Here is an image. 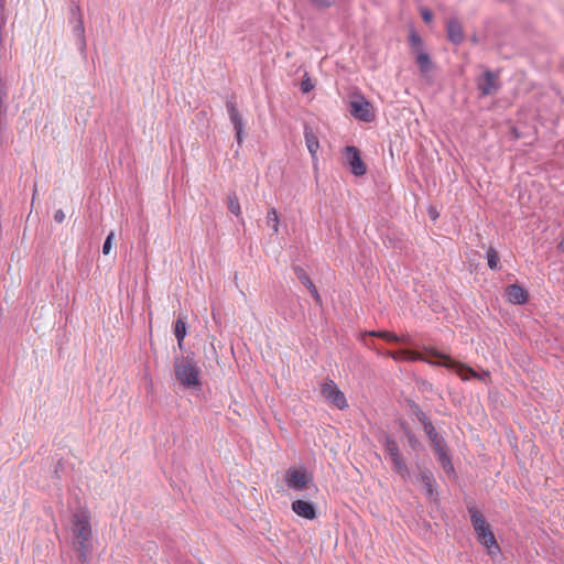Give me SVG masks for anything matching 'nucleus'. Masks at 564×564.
I'll list each match as a JSON object with an SVG mask.
<instances>
[{"label": "nucleus", "mask_w": 564, "mask_h": 564, "mask_svg": "<svg viewBox=\"0 0 564 564\" xmlns=\"http://www.w3.org/2000/svg\"><path fill=\"white\" fill-rule=\"evenodd\" d=\"M174 373L182 387L188 389H198L200 387V368L195 360L194 354L175 358Z\"/></svg>", "instance_id": "f257e3e1"}, {"label": "nucleus", "mask_w": 564, "mask_h": 564, "mask_svg": "<svg viewBox=\"0 0 564 564\" xmlns=\"http://www.w3.org/2000/svg\"><path fill=\"white\" fill-rule=\"evenodd\" d=\"M74 535L76 539V547L82 561H87L89 545L91 539L90 516L86 510L76 512L73 517Z\"/></svg>", "instance_id": "f03ea898"}, {"label": "nucleus", "mask_w": 564, "mask_h": 564, "mask_svg": "<svg viewBox=\"0 0 564 564\" xmlns=\"http://www.w3.org/2000/svg\"><path fill=\"white\" fill-rule=\"evenodd\" d=\"M471 524L477 534V539L481 545L487 549L490 556H497L500 554V546L496 540V536L482 516L477 510L471 511Z\"/></svg>", "instance_id": "7ed1b4c3"}, {"label": "nucleus", "mask_w": 564, "mask_h": 564, "mask_svg": "<svg viewBox=\"0 0 564 564\" xmlns=\"http://www.w3.org/2000/svg\"><path fill=\"white\" fill-rule=\"evenodd\" d=\"M426 351L430 355L434 356V357H438V358L444 359L443 366L446 367V368L455 369L457 375L463 380H468L469 377H473V378H476V379L487 383L489 381V379H490V372L489 371H482L481 373H478L475 370H473L471 368H469L468 366L463 365V364H458V362L454 361L453 359H451L448 356L443 355V354H441V352H438V351H436L434 349H426Z\"/></svg>", "instance_id": "20e7f679"}, {"label": "nucleus", "mask_w": 564, "mask_h": 564, "mask_svg": "<svg viewBox=\"0 0 564 564\" xmlns=\"http://www.w3.org/2000/svg\"><path fill=\"white\" fill-rule=\"evenodd\" d=\"M321 393L327 402L332 403L337 409L345 410L348 408V402L344 392L333 380L328 379L322 383Z\"/></svg>", "instance_id": "39448f33"}, {"label": "nucleus", "mask_w": 564, "mask_h": 564, "mask_svg": "<svg viewBox=\"0 0 564 564\" xmlns=\"http://www.w3.org/2000/svg\"><path fill=\"white\" fill-rule=\"evenodd\" d=\"M349 111L357 120L364 122H371L375 120L373 107L364 96H357L350 101Z\"/></svg>", "instance_id": "423d86ee"}, {"label": "nucleus", "mask_w": 564, "mask_h": 564, "mask_svg": "<svg viewBox=\"0 0 564 564\" xmlns=\"http://www.w3.org/2000/svg\"><path fill=\"white\" fill-rule=\"evenodd\" d=\"M284 481L290 489L300 491L312 481V477L303 466L290 467L285 473Z\"/></svg>", "instance_id": "0eeeda50"}, {"label": "nucleus", "mask_w": 564, "mask_h": 564, "mask_svg": "<svg viewBox=\"0 0 564 564\" xmlns=\"http://www.w3.org/2000/svg\"><path fill=\"white\" fill-rule=\"evenodd\" d=\"M384 448H386V452L391 457L394 471L398 473L403 479L409 478L410 470L406 467V465L400 454L399 446L395 443V441H393L390 437H386Z\"/></svg>", "instance_id": "6e6552de"}, {"label": "nucleus", "mask_w": 564, "mask_h": 564, "mask_svg": "<svg viewBox=\"0 0 564 564\" xmlns=\"http://www.w3.org/2000/svg\"><path fill=\"white\" fill-rule=\"evenodd\" d=\"M429 440L431 441V443L434 447V451L437 456V460L440 462L443 469L448 474H453L454 467L451 462V457L447 454L444 438L442 436H440L437 433H435V437L429 436Z\"/></svg>", "instance_id": "1a4fd4ad"}, {"label": "nucleus", "mask_w": 564, "mask_h": 564, "mask_svg": "<svg viewBox=\"0 0 564 564\" xmlns=\"http://www.w3.org/2000/svg\"><path fill=\"white\" fill-rule=\"evenodd\" d=\"M344 154L350 172L355 176H362L366 174V165L360 158L359 150L354 145H348L344 149Z\"/></svg>", "instance_id": "9d476101"}, {"label": "nucleus", "mask_w": 564, "mask_h": 564, "mask_svg": "<svg viewBox=\"0 0 564 564\" xmlns=\"http://www.w3.org/2000/svg\"><path fill=\"white\" fill-rule=\"evenodd\" d=\"M226 109L229 116L231 123L236 130V139L238 144L240 145L243 141V119L241 113L239 112L236 104L232 100H228L226 102Z\"/></svg>", "instance_id": "9b49d317"}, {"label": "nucleus", "mask_w": 564, "mask_h": 564, "mask_svg": "<svg viewBox=\"0 0 564 564\" xmlns=\"http://www.w3.org/2000/svg\"><path fill=\"white\" fill-rule=\"evenodd\" d=\"M292 511L305 520H314L317 516L316 508L312 502L306 500L296 499L292 502Z\"/></svg>", "instance_id": "f8f14e48"}, {"label": "nucleus", "mask_w": 564, "mask_h": 564, "mask_svg": "<svg viewBox=\"0 0 564 564\" xmlns=\"http://www.w3.org/2000/svg\"><path fill=\"white\" fill-rule=\"evenodd\" d=\"M505 296L509 303L521 305L528 301V292L518 284H511L506 289Z\"/></svg>", "instance_id": "ddd939ff"}, {"label": "nucleus", "mask_w": 564, "mask_h": 564, "mask_svg": "<svg viewBox=\"0 0 564 564\" xmlns=\"http://www.w3.org/2000/svg\"><path fill=\"white\" fill-rule=\"evenodd\" d=\"M478 89L482 96H488L497 91L498 86L491 72H485L478 82Z\"/></svg>", "instance_id": "4468645a"}, {"label": "nucleus", "mask_w": 564, "mask_h": 564, "mask_svg": "<svg viewBox=\"0 0 564 564\" xmlns=\"http://www.w3.org/2000/svg\"><path fill=\"white\" fill-rule=\"evenodd\" d=\"M294 272L297 279L307 288L310 293L313 295L315 302L317 304H322V299L318 294V291L315 288L314 283L312 282V280L310 279V276L307 275V273L305 272V270L301 267H295Z\"/></svg>", "instance_id": "2eb2a0df"}, {"label": "nucleus", "mask_w": 564, "mask_h": 564, "mask_svg": "<svg viewBox=\"0 0 564 564\" xmlns=\"http://www.w3.org/2000/svg\"><path fill=\"white\" fill-rule=\"evenodd\" d=\"M304 138H305V144L307 147V150L312 156L314 164L316 165L318 163V155H317V152L319 149L318 139L315 135V133L308 128H305Z\"/></svg>", "instance_id": "dca6fc26"}, {"label": "nucleus", "mask_w": 564, "mask_h": 564, "mask_svg": "<svg viewBox=\"0 0 564 564\" xmlns=\"http://www.w3.org/2000/svg\"><path fill=\"white\" fill-rule=\"evenodd\" d=\"M447 37L456 45L464 40L463 28L456 19H451L447 22Z\"/></svg>", "instance_id": "f3484780"}, {"label": "nucleus", "mask_w": 564, "mask_h": 564, "mask_svg": "<svg viewBox=\"0 0 564 564\" xmlns=\"http://www.w3.org/2000/svg\"><path fill=\"white\" fill-rule=\"evenodd\" d=\"M74 12L77 14V19L74 23L73 31H74V34L77 36L78 46H79L80 51L85 52V50H86L85 28H84L82 17L79 14V8L76 7Z\"/></svg>", "instance_id": "a211bd4d"}, {"label": "nucleus", "mask_w": 564, "mask_h": 564, "mask_svg": "<svg viewBox=\"0 0 564 564\" xmlns=\"http://www.w3.org/2000/svg\"><path fill=\"white\" fill-rule=\"evenodd\" d=\"M415 57L421 74L425 77L429 76L433 69V62L431 61V57L427 54V52L419 51V54H415Z\"/></svg>", "instance_id": "6ab92c4d"}, {"label": "nucleus", "mask_w": 564, "mask_h": 564, "mask_svg": "<svg viewBox=\"0 0 564 564\" xmlns=\"http://www.w3.org/2000/svg\"><path fill=\"white\" fill-rule=\"evenodd\" d=\"M187 330V325H186V322L182 318H178L176 322H175V328H174V334H175V337L177 339V345L180 348L183 347V341H184V338L186 336V332Z\"/></svg>", "instance_id": "aec40b11"}, {"label": "nucleus", "mask_w": 564, "mask_h": 564, "mask_svg": "<svg viewBox=\"0 0 564 564\" xmlns=\"http://www.w3.org/2000/svg\"><path fill=\"white\" fill-rule=\"evenodd\" d=\"M267 224L272 228L274 235H278L280 227V217L275 208H271L267 213Z\"/></svg>", "instance_id": "412c9836"}, {"label": "nucleus", "mask_w": 564, "mask_h": 564, "mask_svg": "<svg viewBox=\"0 0 564 564\" xmlns=\"http://www.w3.org/2000/svg\"><path fill=\"white\" fill-rule=\"evenodd\" d=\"M409 40L410 45L415 54H419V51H425L423 48V41L414 29L411 30Z\"/></svg>", "instance_id": "4be33fe9"}, {"label": "nucleus", "mask_w": 564, "mask_h": 564, "mask_svg": "<svg viewBox=\"0 0 564 564\" xmlns=\"http://www.w3.org/2000/svg\"><path fill=\"white\" fill-rule=\"evenodd\" d=\"M228 209L235 216H237V217L240 216L241 208H240V204H239V200H238V197L236 196V194H230L228 196Z\"/></svg>", "instance_id": "5701e85b"}, {"label": "nucleus", "mask_w": 564, "mask_h": 564, "mask_svg": "<svg viewBox=\"0 0 564 564\" xmlns=\"http://www.w3.org/2000/svg\"><path fill=\"white\" fill-rule=\"evenodd\" d=\"M487 263H488V267L491 269V270H497L498 269V254L496 252V250L494 248H490L487 250Z\"/></svg>", "instance_id": "b1692460"}, {"label": "nucleus", "mask_w": 564, "mask_h": 564, "mask_svg": "<svg viewBox=\"0 0 564 564\" xmlns=\"http://www.w3.org/2000/svg\"><path fill=\"white\" fill-rule=\"evenodd\" d=\"M421 479L424 484V487H425V490H426V494L432 496L433 495V477L431 474L429 473H422L421 474Z\"/></svg>", "instance_id": "393cba45"}, {"label": "nucleus", "mask_w": 564, "mask_h": 564, "mask_svg": "<svg viewBox=\"0 0 564 564\" xmlns=\"http://www.w3.org/2000/svg\"><path fill=\"white\" fill-rule=\"evenodd\" d=\"M369 334L372 335V336H380V337L387 339L388 341H399V340H401L400 337H398L395 334L390 333V332H370Z\"/></svg>", "instance_id": "a878e982"}, {"label": "nucleus", "mask_w": 564, "mask_h": 564, "mask_svg": "<svg viewBox=\"0 0 564 564\" xmlns=\"http://www.w3.org/2000/svg\"><path fill=\"white\" fill-rule=\"evenodd\" d=\"M314 83L312 82V79L310 78V76L307 74L304 75L303 77V80L301 83V90L302 93L304 94H307L310 93L312 89H314Z\"/></svg>", "instance_id": "bb28decb"}, {"label": "nucleus", "mask_w": 564, "mask_h": 564, "mask_svg": "<svg viewBox=\"0 0 564 564\" xmlns=\"http://www.w3.org/2000/svg\"><path fill=\"white\" fill-rule=\"evenodd\" d=\"M113 239H115V232H113V231H111V232H109V235L106 237V240H105V242H104V245H102V253H104V254H106V256H107V254H109V253H110L111 248H112V241H113Z\"/></svg>", "instance_id": "cd10ccee"}, {"label": "nucleus", "mask_w": 564, "mask_h": 564, "mask_svg": "<svg viewBox=\"0 0 564 564\" xmlns=\"http://www.w3.org/2000/svg\"><path fill=\"white\" fill-rule=\"evenodd\" d=\"M404 354L406 355V358H408L409 360H412V361H414V360H421V361L429 362V364H431V365H437V364H436V362H434V361H430V360L425 359V358H424L421 354H419V352H414V351H405ZM443 364H444V362H442L441 365L443 366Z\"/></svg>", "instance_id": "c85d7f7f"}, {"label": "nucleus", "mask_w": 564, "mask_h": 564, "mask_svg": "<svg viewBox=\"0 0 564 564\" xmlns=\"http://www.w3.org/2000/svg\"><path fill=\"white\" fill-rule=\"evenodd\" d=\"M422 425H423L424 432L426 433L427 437L429 436L435 437L436 431H435L432 422L429 419L426 421L422 422Z\"/></svg>", "instance_id": "c756f323"}, {"label": "nucleus", "mask_w": 564, "mask_h": 564, "mask_svg": "<svg viewBox=\"0 0 564 564\" xmlns=\"http://www.w3.org/2000/svg\"><path fill=\"white\" fill-rule=\"evenodd\" d=\"M7 17H6V9L0 8V47L2 46V29L6 25Z\"/></svg>", "instance_id": "7c9ffc66"}, {"label": "nucleus", "mask_w": 564, "mask_h": 564, "mask_svg": "<svg viewBox=\"0 0 564 564\" xmlns=\"http://www.w3.org/2000/svg\"><path fill=\"white\" fill-rule=\"evenodd\" d=\"M412 408L414 415L421 423L427 420L426 414L417 405L414 404Z\"/></svg>", "instance_id": "2f4dec72"}, {"label": "nucleus", "mask_w": 564, "mask_h": 564, "mask_svg": "<svg viewBox=\"0 0 564 564\" xmlns=\"http://www.w3.org/2000/svg\"><path fill=\"white\" fill-rule=\"evenodd\" d=\"M421 14H422V19L424 20V22H426V23L432 22L433 14H432L431 10L422 9Z\"/></svg>", "instance_id": "473e14b6"}, {"label": "nucleus", "mask_w": 564, "mask_h": 564, "mask_svg": "<svg viewBox=\"0 0 564 564\" xmlns=\"http://www.w3.org/2000/svg\"><path fill=\"white\" fill-rule=\"evenodd\" d=\"M334 0H312L313 4L318 8H326L333 3Z\"/></svg>", "instance_id": "72a5a7b5"}, {"label": "nucleus", "mask_w": 564, "mask_h": 564, "mask_svg": "<svg viewBox=\"0 0 564 564\" xmlns=\"http://www.w3.org/2000/svg\"><path fill=\"white\" fill-rule=\"evenodd\" d=\"M65 219V214L62 209H57L54 214V220L56 223H63Z\"/></svg>", "instance_id": "f704fd0d"}, {"label": "nucleus", "mask_w": 564, "mask_h": 564, "mask_svg": "<svg viewBox=\"0 0 564 564\" xmlns=\"http://www.w3.org/2000/svg\"><path fill=\"white\" fill-rule=\"evenodd\" d=\"M429 215H430L432 220H436L437 217H438V213H437L435 207H430L429 208Z\"/></svg>", "instance_id": "c9c22d12"}, {"label": "nucleus", "mask_w": 564, "mask_h": 564, "mask_svg": "<svg viewBox=\"0 0 564 564\" xmlns=\"http://www.w3.org/2000/svg\"><path fill=\"white\" fill-rule=\"evenodd\" d=\"M409 442L412 447H415L417 445V441L413 435H409Z\"/></svg>", "instance_id": "e433bc0d"}, {"label": "nucleus", "mask_w": 564, "mask_h": 564, "mask_svg": "<svg viewBox=\"0 0 564 564\" xmlns=\"http://www.w3.org/2000/svg\"><path fill=\"white\" fill-rule=\"evenodd\" d=\"M558 249L564 251V239L558 243Z\"/></svg>", "instance_id": "4c0bfd02"}, {"label": "nucleus", "mask_w": 564, "mask_h": 564, "mask_svg": "<svg viewBox=\"0 0 564 564\" xmlns=\"http://www.w3.org/2000/svg\"><path fill=\"white\" fill-rule=\"evenodd\" d=\"M0 8H4V0H0Z\"/></svg>", "instance_id": "58836bf2"}]
</instances>
